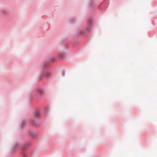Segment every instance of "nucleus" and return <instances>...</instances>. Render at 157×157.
Returning <instances> with one entry per match:
<instances>
[{"mask_svg": "<svg viewBox=\"0 0 157 157\" xmlns=\"http://www.w3.org/2000/svg\"><path fill=\"white\" fill-rule=\"evenodd\" d=\"M67 54L64 52L59 54L57 56L52 55L48 59L45 60L41 64L39 71L41 75L37 77L38 81L41 80L43 77H46L48 78L50 76L52 72L50 68L51 63L56 61L58 59H64L66 58Z\"/></svg>", "mask_w": 157, "mask_h": 157, "instance_id": "obj_1", "label": "nucleus"}, {"mask_svg": "<svg viewBox=\"0 0 157 157\" xmlns=\"http://www.w3.org/2000/svg\"><path fill=\"white\" fill-rule=\"evenodd\" d=\"M44 93V90L43 86H39L37 88L32 89L31 92L29 93L30 96L29 101L32 102H36L41 99Z\"/></svg>", "mask_w": 157, "mask_h": 157, "instance_id": "obj_2", "label": "nucleus"}, {"mask_svg": "<svg viewBox=\"0 0 157 157\" xmlns=\"http://www.w3.org/2000/svg\"><path fill=\"white\" fill-rule=\"evenodd\" d=\"M41 113L38 109H36L34 112V117L33 119L26 118L22 120L21 124V127L22 129L26 125L27 123L32 124L36 127H38L39 125V116Z\"/></svg>", "mask_w": 157, "mask_h": 157, "instance_id": "obj_3", "label": "nucleus"}, {"mask_svg": "<svg viewBox=\"0 0 157 157\" xmlns=\"http://www.w3.org/2000/svg\"><path fill=\"white\" fill-rule=\"evenodd\" d=\"M87 25L85 27L79 29L76 32V34L83 36H85L87 33L91 32V28L93 26L94 20L93 17L89 16L87 19Z\"/></svg>", "mask_w": 157, "mask_h": 157, "instance_id": "obj_4", "label": "nucleus"}, {"mask_svg": "<svg viewBox=\"0 0 157 157\" xmlns=\"http://www.w3.org/2000/svg\"><path fill=\"white\" fill-rule=\"evenodd\" d=\"M109 3V0H104L100 3L98 7L99 13H102L105 11L108 7Z\"/></svg>", "mask_w": 157, "mask_h": 157, "instance_id": "obj_5", "label": "nucleus"}, {"mask_svg": "<svg viewBox=\"0 0 157 157\" xmlns=\"http://www.w3.org/2000/svg\"><path fill=\"white\" fill-rule=\"evenodd\" d=\"M31 145L30 142H27L26 144L24 146L23 149L21 152V156L22 157H29L25 150H27Z\"/></svg>", "mask_w": 157, "mask_h": 157, "instance_id": "obj_6", "label": "nucleus"}, {"mask_svg": "<svg viewBox=\"0 0 157 157\" xmlns=\"http://www.w3.org/2000/svg\"><path fill=\"white\" fill-rule=\"evenodd\" d=\"M70 43V41L67 38L63 39L61 43V44L62 46H66L65 49L66 50H68V48L66 47V46H68Z\"/></svg>", "mask_w": 157, "mask_h": 157, "instance_id": "obj_7", "label": "nucleus"}, {"mask_svg": "<svg viewBox=\"0 0 157 157\" xmlns=\"http://www.w3.org/2000/svg\"><path fill=\"white\" fill-rule=\"evenodd\" d=\"M96 0H89L88 6L89 9L90 10H93L94 9L95 6L94 2Z\"/></svg>", "mask_w": 157, "mask_h": 157, "instance_id": "obj_8", "label": "nucleus"}, {"mask_svg": "<svg viewBox=\"0 0 157 157\" xmlns=\"http://www.w3.org/2000/svg\"><path fill=\"white\" fill-rule=\"evenodd\" d=\"M41 105L43 109V113L46 115H47L50 110V107L48 105L45 106L43 104Z\"/></svg>", "mask_w": 157, "mask_h": 157, "instance_id": "obj_9", "label": "nucleus"}, {"mask_svg": "<svg viewBox=\"0 0 157 157\" xmlns=\"http://www.w3.org/2000/svg\"><path fill=\"white\" fill-rule=\"evenodd\" d=\"M20 146V144L19 143H17L15 144L13 146L12 149V152H15L17 151Z\"/></svg>", "mask_w": 157, "mask_h": 157, "instance_id": "obj_10", "label": "nucleus"}, {"mask_svg": "<svg viewBox=\"0 0 157 157\" xmlns=\"http://www.w3.org/2000/svg\"><path fill=\"white\" fill-rule=\"evenodd\" d=\"M30 135L33 138H35L36 137V132H30Z\"/></svg>", "mask_w": 157, "mask_h": 157, "instance_id": "obj_11", "label": "nucleus"}, {"mask_svg": "<svg viewBox=\"0 0 157 157\" xmlns=\"http://www.w3.org/2000/svg\"><path fill=\"white\" fill-rule=\"evenodd\" d=\"M76 21V19L74 17H72L69 21V23L71 24L75 23Z\"/></svg>", "mask_w": 157, "mask_h": 157, "instance_id": "obj_12", "label": "nucleus"}, {"mask_svg": "<svg viewBox=\"0 0 157 157\" xmlns=\"http://www.w3.org/2000/svg\"><path fill=\"white\" fill-rule=\"evenodd\" d=\"M6 11L5 10H2L1 11V15L3 16L5 15H6Z\"/></svg>", "mask_w": 157, "mask_h": 157, "instance_id": "obj_13", "label": "nucleus"}, {"mask_svg": "<svg viewBox=\"0 0 157 157\" xmlns=\"http://www.w3.org/2000/svg\"><path fill=\"white\" fill-rule=\"evenodd\" d=\"M73 39L74 40L76 44H78L80 42V40L78 39H75L74 38Z\"/></svg>", "mask_w": 157, "mask_h": 157, "instance_id": "obj_14", "label": "nucleus"}, {"mask_svg": "<svg viewBox=\"0 0 157 157\" xmlns=\"http://www.w3.org/2000/svg\"><path fill=\"white\" fill-rule=\"evenodd\" d=\"M65 71L64 69H63V70L62 71V76L63 77L65 76Z\"/></svg>", "mask_w": 157, "mask_h": 157, "instance_id": "obj_15", "label": "nucleus"}, {"mask_svg": "<svg viewBox=\"0 0 157 157\" xmlns=\"http://www.w3.org/2000/svg\"><path fill=\"white\" fill-rule=\"evenodd\" d=\"M76 46L75 44H73V47H76Z\"/></svg>", "mask_w": 157, "mask_h": 157, "instance_id": "obj_16", "label": "nucleus"}, {"mask_svg": "<svg viewBox=\"0 0 157 157\" xmlns=\"http://www.w3.org/2000/svg\"><path fill=\"white\" fill-rule=\"evenodd\" d=\"M148 36H149V34H148Z\"/></svg>", "mask_w": 157, "mask_h": 157, "instance_id": "obj_17", "label": "nucleus"}]
</instances>
